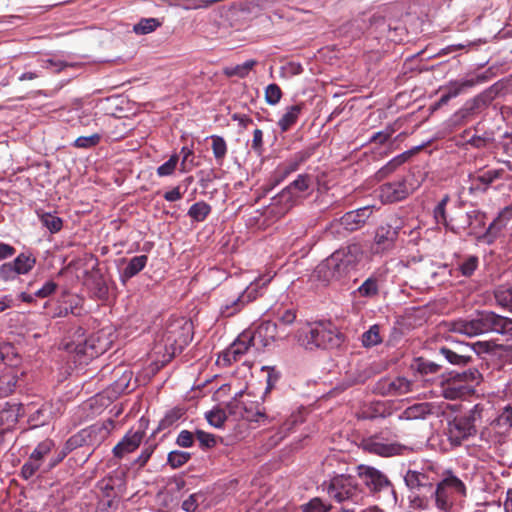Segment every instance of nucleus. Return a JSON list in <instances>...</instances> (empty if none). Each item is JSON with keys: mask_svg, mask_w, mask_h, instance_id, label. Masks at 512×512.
Instances as JSON below:
<instances>
[{"mask_svg": "<svg viewBox=\"0 0 512 512\" xmlns=\"http://www.w3.org/2000/svg\"><path fill=\"white\" fill-rule=\"evenodd\" d=\"M19 274L16 272L13 264L10 262H6L0 265V280L4 282L14 280Z\"/></svg>", "mask_w": 512, "mask_h": 512, "instance_id": "58", "label": "nucleus"}, {"mask_svg": "<svg viewBox=\"0 0 512 512\" xmlns=\"http://www.w3.org/2000/svg\"><path fill=\"white\" fill-rule=\"evenodd\" d=\"M308 158L309 153L301 151L279 164L270 179L272 186H276L287 179L292 173L296 172Z\"/></svg>", "mask_w": 512, "mask_h": 512, "instance_id": "15", "label": "nucleus"}, {"mask_svg": "<svg viewBox=\"0 0 512 512\" xmlns=\"http://www.w3.org/2000/svg\"><path fill=\"white\" fill-rule=\"evenodd\" d=\"M303 108L304 103H298L286 108L285 113L277 123L282 132L289 130L297 122Z\"/></svg>", "mask_w": 512, "mask_h": 512, "instance_id": "29", "label": "nucleus"}, {"mask_svg": "<svg viewBox=\"0 0 512 512\" xmlns=\"http://www.w3.org/2000/svg\"><path fill=\"white\" fill-rule=\"evenodd\" d=\"M512 218V207L504 208L499 216L489 225L487 233H494L495 231L501 230L506 222Z\"/></svg>", "mask_w": 512, "mask_h": 512, "instance_id": "44", "label": "nucleus"}, {"mask_svg": "<svg viewBox=\"0 0 512 512\" xmlns=\"http://www.w3.org/2000/svg\"><path fill=\"white\" fill-rule=\"evenodd\" d=\"M312 176L309 174H299L297 178L292 181L288 186L285 188L289 190L294 196H296V199L299 200L301 197V194L306 192L312 185Z\"/></svg>", "mask_w": 512, "mask_h": 512, "instance_id": "32", "label": "nucleus"}, {"mask_svg": "<svg viewBox=\"0 0 512 512\" xmlns=\"http://www.w3.org/2000/svg\"><path fill=\"white\" fill-rule=\"evenodd\" d=\"M41 224L46 227L50 233L54 234L62 229L63 221L60 217L51 213H43L40 215Z\"/></svg>", "mask_w": 512, "mask_h": 512, "instance_id": "42", "label": "nucleus"}, {"mask_svg": "<svg viewBox=\"0 0 512 512\" xmlns=\"http://www.w3.org/2000/svg\"><path fill=\"white\" fill-rule=\"evenodd\" d=\"M210 139L214 158L219 165H222L228 151L227 143L223 137L218 135H212Z\"/></svg>", "mask_w": 512, "mask_h": 512, "instance_id": "38", "label": "nucleus"}, {"mask_svg": "<svg viewBox=\"0 0 512 512\" xmlns=\"http://www.w3.org/2000/svg\"><path fill=\"white\" fill-rule=\"evenodd\" d=\"M481 381V373L476 368H470L449 377L442 387V394L447 399L468 396Z\"/></svg>", "mask_w": 512, "mask_h": 512, "instance_id": "5", "label": "nucleus"}, {"mask_svg": "<svg viewBox=\"0 0 512 512\" xmlns=\"http://www.w3.org/2000/svg\"><path fill=\"white\" fill-rule=\"evenodd\" d=\"M255 344L254 336L251 331H244L239 337L230 345L226 352V357L229 361H238L243 356L251 345Z\"/></svg>", "mask_w": 512, "mask_h": 512, "instance_id": "22", "label": "nucleus"}, {"mask_svg": "<svg viewBox=\"0 0 512 512\" xmlns=\"http://www.w3.org/2000/svg\"><path fill=\"white\" fill-rule=\"evenodd\" d=\"M243 392L240 391L236 396L227 404L229 414L245 419L250 422L266 423L269 416L266 415L258 405L250 402L247 404L244 401L239 400L242 397Z\"/></svg>", "mask_w": 512, "mask_h": 512, "instance_id": "10", "label": "nucleus"}, {"mask_svg": "<svg viewBox=\"0 0 512 512\" xmlns=\"http://www.w3.org/2000/svg\"><path fill=\"white\" fill-rule=\"evenodd\" d=\"M254 340L259 341L262 346L270 345L276 339L284 338L287 334H280L278 331V324L273 321H263L257 329L252 332Z\"/></svg>", "mask_w": 512, "mask_h": 512, "instance_id": "19", "label": "nucleus"}, {"mask_svg": "<svg viewBox=\"0 0 512 512\" xmlns=\"http://www.w3.org/2000/svg\"><path fill=\"white\" fill-rule=\"evenodd\" d=\"M331 508L319 498H313L303 506V512H327Z\"/></svg>", "mask_w": 512, "mask_h": 512, "instance_id": "57", "label": "nucleus"}, {"mask_svg": "<svg viewBox=\"0 0 512 512\" xmlns=\"http://www.w3.org/2000/svg\"><path fill=\"white\" fill-rule=\"evenodd\" d=\"M193 338V324L189 319L179 317L168 322L163 333L156 339L151 357L156 364L164 366L181 353Z\"/></svg>", "mask_w": 512, "mask_h": 512, "instance_id": "1", "label": "nucleus"}, {"mask_svg": "<svg viewBox=\"0 0 512 512\" xmlns=\"http://www.w3.org/2000/svg\"><path fill=\"white\" fill-rule=\"evenodd\" d=\"M40 466H41L40 462H37L36 460L31 459V457H29L28 461L25 462L21 468L22 477L24 479L31 478L32 476L35 475V473L38 471Z\"/></svg>", "mask_w": 512, "mask_h": 512, "instance_id": "59", "label": "nucleus"}, {"mask_svg": "<svg viewBox=\"0 0 512 512\" xmlns=\"http://www.w3.org/2000/svg\"><path fill=\"white\" fill-rule=\"evenodd\" d=\"M297 202L298 200L296 199V196L289 192L288 189L284 188L280 193L272 198L270 211L276 216L281 217L289 212Z\"/></svg>", "mask_w": 512, "mask_h": 512, "instance_id": "20", "label": "nucleus"}, {"mask_svg": "<svg viewBox=\"0 0 512 512\" xmlns=\"http://www.w3.org/2000/svg\"><path fill=\"white\" fill-rule=\"evenodd\" d=\"M399 228L391 225L380 226L375 233L374 241L377 251H385L394 247L398 238Z\"/></svg>", "mask_w": 512, "mask_h": 512, "instance_id": "23", "label": "nucleus"}, {"mask_svg": "<svg viewBox=\"0 0 512 512\" xmlns=\"http://www.w3.org/2000/svg\"><path fill=\"white\" fill-rule=\"evenodd\" d=\"M409 190L404 180L383 184L380 187V198L383 202H397L405 199Z\"/></svg>", "mask_w": 512, "mask_h": 512, "instance_id": "21", "label": "nucleus"}, {"mask_svg": "<svg viewBox=\"0 0 512 512\" xmlns=\"http://www.w3.org/2000/svg\"><path fill=\"white\" fill-rule=\"evenodd\" d=\"M74 65L62 60L47 59L43 61L42 67L51 69L52 71L59 73L67 67H73Z\"/></svg>", "mask_w": 512, "mask_h": 512, "instance_id": "61", "label": "nucleus"}, {"mask_svg": "<svg viewBox=\"0 0 512 512\" xmlns=\"http://www.w3.org/2000/svg\"><path fill=\"white\" fill-rule=\"evenodd\" d=\"M196 438L198 439L200 445L204 448L214 447L216 444V439L213 434L204 432L202 430L196 431Z\"/></svg>", "mask_w": 512, "mask_h": 512, "instance_id": "63", "label": "nucleus"}, {"mask_svg": "<svg viewBox=\"0 0 512 512\" xmlns=\"http://www.w3.org/2000/svg\"><path fill=\"white\" fill-rule=\"evenodd\" d=\"M362 256L363 252L359 245H348L325 259L317 267V272L325 281L340 279L356 268Z\"/></svg>", "mask_w": 512, "mask_h": 512, "instance_id": "2", "label": "nucleus"}, {"mask_svg": "<svg viewBox=\"0 0 512 512\" xmlns=\"http://www.w3.org/2000/svg\"><path fill=\"white\" fill-rule=\"evenodd\" d=\"M200 500H203V495L198 493L192 494L186 500L183 501L182 509L186 512H195Z\"/></svg>", "mask_w": 512, "mask_h": 512, "instance_id": "62", "label": "nucleus"}, {"mask_svg": "<svg viewBox=\"0 0 512 512\" xmlns=\"http://www.w3.org/2000/svg\"><path fill=\"white\" fill-rule=\"evenodd\" d=\"M179 161L178 155H172L165 163L157 168V175L159 177H165L172 175L177 167Z\"/></svg>", "mask_w": 512, "mask_h": 512, "instance_id": "50", "label": "nucleus"}, {"mask_svg": "<svg viewBox=\"0 0 512 512\" xmlns=\"http://www.w3.org/2000/svg\"><path fill=\"white\" fill-rule=\"evenodd\" d=\"M413 153L414 150H409L397 155L389 162H387L381 169L378 170V172L376 173V177L379 180L387 177L389 174L394 172L399 166L408 161V159L413 155Z\"/></svg>", "mask_w": 512, "mask_h": 512, "instance_id": "30", "label": "nucleus"}, {"mask_svg": "<svg viewBox=\"0 0 512 512\" xmlns=\"http://www.w3.org/2000/svg\"><path fill=\"white\" fill-rule=\"evenodd\" d=\"M482 410L475 406L466 417L455 419L450 424V440L455 444H460L462 440L476 434V422L481 419Z\"/></svg>", "mask_w": 512, "mask_h": 512, "instance_id": "9", "label": "nucleus"}, {"mask_svg": "<svg viewBox=\"0 0 512 512\" xmlns=\"http://www.w3.org/2000/svg\"><path fill=\"white\" fill-rule=\"evenodd\" d=\"M382 342V338L379 332V326L373 325L368 331L362 335V343L365 347L375 346Z\"/></svg>", "mask_w": 512, "mask_h": 512, "instance_id": "49", "label": "nucleus"}, {"mask_svg": "<svg viewBox=\"0 0 512 512\" xmlns=\"http://www.w3.org/2000/svg\"><path fill=\"white\" fill-rule=\"evenodd\" d=\"M466 227L472 229L473 232L481 230L485 227V214L479 210L473 209L466 213Z\"/></svg>", "mask_w": 512, "mask_h": 512, "instance_id": "40", "label": "nucleus"}, {"mask_svg": "<svg viewBox=\"0 0 512 512\" xmlns=\"http://www.w3.org/2000/svg\"><path fill=\"white\" fill-rule=\"evenodd\" d=\"M191 454L185 451L174 450L168 454L167 462L172 468H179L186 464Z\"/></svg>", "mask_w": 512, "mask_h": 512, "instance_id": "46", "label": "nucleus"}, {"mask_svg": "<svg viewBox=\"0 0 512 512\" xmlns=\"http://www.w3.org/2000/svg\"><path fill=\"white\" fill-rule=\"evenodd\" d=\"M365 451L382 457H391L401 454L404 446L396 442H387L381 435H373L362 440Z\"/></svg>", "mask_w": 512, "mask_h": 512, "instance_id": "12", "label": "nucleus"}, {"mask_svg": "<svg viewBox=\"0 0 512 512\" xmlns=\"http://www.w3.org/2000/svg\"><path fill=\"white\" fill-rule=\"evenodd\" d=\"M112 343L113 339H111L110 334L102 329L88 336L81 351L84 357L94 358L106 352Z\"/></svg>", "mask_w": 512, "mask_h": 512, "instance_id": "14", "label": "nucleus"}, {"mask_svg": "<svg viewBox=\"0 0 512 512\" xmlns=\"http://www.w3.org/2000/svg\"><path fill=\"white\" fill-rule=\"evenodd\" d=\"M403 479L407 488L412 492H430L431 494L433 491V479L426 472L408 469L403 475Z\"/></svg>", "mask_w": 512, "mask_h": 512, "instance_id": "18", "label": "nucleus"}, {"mask_svg": "<svg viewBox=\"0 0 512 512\" xmlns=\"http://www.w3.org/2000/svg\"><path fill=\"white\" fill-rule=\"evenodd\" d=\"M132 378V372L125 370L122 372L121 377L114 382L115 390L124 392L129 388V382Z\"/></svg>", "mask_w": 512, "mask_h": 512, "instance_id": "64", "label": "nucleus"}, {"mask_svg": "<svg viewBox=\"0 0 512 512\" xmlns=\"http://www.w3.org/2000/svg\"><path fill=\"white\" fill-rule=\"evenodd\" d=\"M211 212V207L204 201L194 203L188 210V215L197 222H202Z\"/></svg>", "mask_w": 512, "mask_h": 512, "instance_id": "39", "label": "nucleus"}, {"mask_svg": "<svg viewBox=\"0 0 512 512\" xmlns=\"http://www.w3.org/2000/svg\"><path fill=\"white\" fill-rule=\"evenodd\" d=\"M282 97L281 88L275 84H269L265 89V100L269 105H276Z\"/></svg>", "mask_w": 512, "mask_h": 512, "instance_id": "53", "label": "nucleus"}, {"mask_svg": "<svg viewBox=\"0 0 512 512\" xmlns=\"http://www.w3.org/2000/svg\"><path fill=\"white\" fill-rule=\"evenodd\" d=\"M435 406L429 402L417 403L406 408L400 415V420L425 419L434 413Z\"/></svg>", "mask_w": 512, "mask_h": 512, "instance_id": "27", "label": "nucleus"}, {"mask_svg": "<svg viewBox=\"0 0 512 512\" xmlns=\"http://www.w3.org/2000/svg\"><path fill=\"white\" fill-rule=\"evenodd\" d=\"M87 338L88 337H85L83 328L77 327L71 335L63 339L61 346L69 353L84 357L81 350H83L82 348H84V343H86Z\"/></svg>", "mask_w": 512, "mask_h": 512, "instance_id": "25", "label": "nucleus"}, {"mask_svg": "<svg viewBox=\"0 0 512 512\" xmlns=\"http://www.w3.org/2000/svg\"><path fill=\"white\" fill-rule=\"evenodd\" d=\"M500 315L493 311H480L470 320H458L452 324V331L468 337L497 332Z\"/></svg>", "mask_w": 512, "mask_h": 512, "instance_id": "6", "label": "nucleus"}, {"mask_svg": "<svg viewBox=\"0 0 512 512\" xmlns=\"http://www.w3.org/2000/svg\"><path fill=\"white\" fill-rule=\"evenodd\" d=\"M142 437V433L140 432L126 434L124 438L113 448L114 456L117 458H123L126 454L135 451L139 447Z\"/></svg>", "mask_w": 512, "mask_h": 512, "instance_id": "26", "label": "nucleus"}, {"mask_svg": "<svg viewBox=\"0 0 512 512\" xmlns=\"http://www.w3.org/2000/svg\"><path fill=\"white\" fill-rule=\"evenodd\" d=\"M206 419L212 426L220 428L226 420V413L221 409L211 410L206 413Z\"/></svg>", "mask_w": 512, "mask_h": 512, "instance_id": "55", "label": "nucleus"}, {"mask_svg": "<svg viewBox=\"0 0 512 512\" xmlns=\"http://www.w3.org/2000/svg\"><path fill=\"white\" fill-rule=\"evenodd\" d=\"M19 275L28 274L36 264V258L31 253H20L11 261Z\"/></svg>", "mask_w": 512, "mask_h": 512, "instance_id": "34", "label": "nucleus"}, {"mask_svg": "<svg viewBox=\"0 0 512 512\" xmlns=\"http://www.w3.org/2000/svg\"><path fill=\"white\" fill-rule=\"evenodd\" d=\"M495 424L505 431L512 427V407L506 406L501 414L495 419Z\"/></svg>", "mask_w": 512, "mask_h": 512, "instance_id": "54", "label": "nucleus"}, {"mask_svg": "<svg viewBox=\"0 0 512 512\" xmlns=\"http://www.w3.org/2000/svg\"><path fill=\"white\" fill-rule=\"evenodd\" d=\"M300 342L307 350L330 349L338 347L342 342V337L330 324L315 323L301 335Z\"/></svg>", "mask_w": 512, "mask_h": 512, "instance_id": "4", "label": "nucleus"}, {"mask_svg": "<svg viewBox=\"0 0 512 512\" xmlns=\"http://www.w3.org/2000/svg\"><path fill=\"white\" fill-rule=\"evenodd\" d=\"M160 26V22L156 18H143L136 25L133 30L136 34L145 35L153 32L157 27Z\"/></svg>", "mask_w": 512, "mask_h": 512, "instance_id": "43", "label": "nucleus"}, {"mask_svg": "<svg viewBox=\"0 0 512 512\" xmlns=\"http://www.w3.org/2000/svg\"><path fill=\"white\" fill-rule=\"evenodd\" d=\"M440 353L453 365H465L471 360L470 356L459 354L446 347L441 348Z\"/></svg>", "mask_w": 512, "mask_h": 512, "instance_id": "45", "label": "nucleus"}, {"mask_svg": "<svg viewBox=\"0 0 512 512\" xmlns=\"http://www.w3.org/2000/svg\"><path fill=\"white\" fill-rule=\"evenodd\" d=\"M256 64V60L250 59L234 67H225L223 69V73L227 77L237 76L239 78H245L249 74V72L255 67Z\"/></svg>", "mask_w": 512, "mask_h": 512, "instance_id": "37", "label": "nucleus"}, {"mask_svg": "<svg viewBox=\"0 0 512 512\" xmlns=\"http://www.w3.org/2000/svg\"><path fill=\"white\" fill-rule=\"evenodd\" d=\"M101 140V135L98 133H94L89 136H80L74 141V146L77 148H92L99 144Z\"/></svg>", "mask_w": 512, "mask_h": 512, "instance_id": "52", "label": "nucleus"}, {"mask_svg": "<svg viewBox=\"0 0 512 512\" xmlns=\"http://www.w3.org/2000/svg\"><path fill=\"white\" fill-rule=\"evenodd\" d=\"M416 368L422 374H429L438 372L441 368V365L430 360L419 358L417 360Z\"/></svg>", "mask_w": 512, "mask_h": 512, "instance_id": "56", "label": "nucleus"}, {"mask_svg": "<svg viewBox=\"0 0 512 512\" xmlns=\"http://www.w3.org/2000/svg\"><path fill=\"white\" fill-rule=\"evenodd\" d=\"M271 278L263 280L258 279L255 283L248 286L241 294L236 298L227 300L220 308V314L222 317H232L240 312L246 304L257 298V288L259 286L266 285Z\"/></svg>", "mask_w": 512, "mask_h": 512, "instance_id": "11", "label": "nucleus"}, {"mask_svg": "<svg viewBox=\"0 0 512 512\" xmlns=\"http://www.w3.org/2000/svg\"><path fill=\"white\" fill-rule=\"evenodd\" d=\"M486 80L487 77L485 75H477L471 78L454 80L448 82V84L443 88V90L448 91L450 93V96L455 98L460 94L465 93L467 90L473 88L477 84L486 82Z\"/></svg>", "mask_w": 512, "mask_h": 512, "instance_id": "24", "label": "nucleus"}, {"mask_svg": "<svg viewBox=\"0 0 512 512\" xmlns=\"http://www.w3.org/2000/svg\"><path fill=\"white\" fill-rule=\"evenodd\" d=\"M466 496V486L451 471L444 473L443 479L433 488L431 498H434L435 506L443 511L449 512L453 506L455 496Z\"/></svg>", "mask_w": 512, "mask_h": 512, "instance_id": "3", "label": "nucleus"}, {"mask_svg": "<svg viewBox=\"0 0 512 512\" xmlns=\"http://www.w3.org/2000/svg\"><path fill=\"white\" fill-rule=\"evenodd\" d=\"M371 214L372 209L369 206L349 211L341 218L333 220L327 231L337 236H343L344 232L356 231L364 226Z\"/></svg>", "mask_w": 512, "mask_h": 512, "instance_id": "8", "label": "nucleus"}, {"mask_svg": "<svg viewBox=\"0 0 512 512\" xmlns=\"http://www.w3.org/2000/svg\"><path fill=\"white\" fill-rule=\"evenodd\" d=\"M184 412L180 408H174L168 411L159 422V429L165 430L174 425L182 416Z\"/></svg>", "mask_w": 512, "mask_h": 512, "instance_id": "47", "label": "nucleus"}, {"mask_svg": "<svg viewBox=\"0 0 512 512\" xmlns=\"http://www.w3.org/2000/svg\"><path fill=\"white\" fill-rule=\"evenodd\" d=\"M86 434L84 433L83 429L76 433L75 435L71 436L65 443L66 452H71L79 447L87 446L86 443Z\"/></svg>", "mask_w": 512, "mask_h": 512, "instance_id": "51", "label": "nucleus"}, {"mask_svg": "<svg viewBox=\"0 0 512 512\" xmlns=\"http://www.w3.org/2000/svg\"><path fill=\"white\" fill-rule=\"evenodd\" d=\"M327 493L337 502L351 501L358 504L363 498L362 490L356 480L346 475L333 477L327 487Z\"/></svg>", "mask_w": 512, "mask_h": 512, "instance_id": "7", "label": "nucleus"}, {"mask_svg": "<svg viewBox=\"0 0 512 512\" xmlns=\"http://www.w3.org/2000/svg\"><path fill=\"white\" fill-rule=\"evenodd\" d=\"M148 261V257L146 255L134 256L131 258L123 270V277L129 279L137 275L140 271L144 269Z\"/></svg>", "mask_w": 512, "mask_h": 512, "instance_id": "36", "label": "nucleus"}, {"mask_svg": "<svg viewBox=\"0 0 512 512\" xmlns=\"http://www.w3.org/2000/svg\"><path fill=\"white\" fill-rule=\"evenodd\" d=\"M358 475L371 492H379L391 487V482L386 475L374 467L361 465L358 467Z\"/></svg>", "mask_w": 512, "mask_h": 512, "instance_id": "16", "label": "nucleus"}, {"mask_svg": "<svg viewBox=\"0 0 512 512\" xmlns=\"http://www.w3.org/2000/svg\"><path fill=\"white\" fill-rule=\"evenodd\" d=\"M54 446V443L52 440L46 439L39 443L37 447L33 450L30 457L31 459L36 460L37 462H42L43 458L48 455L52 448Z\"/></svg>", "mask_w": 512, "mask_h": 512, "instance_id": "48", "label": "nucleus"}, {"mask_svg": "<svg viewBox=\"0 0 512 512\" xmlns=\"http://www.w3.org/2000/svg\"><path fill=\"white\" fill-rule=\"evenodd\" d=\"M18 382L17 372L9 368L0 376V397H7L12 394Z\"/></svg>", "mask_w": 512, "mask_h": 512, "instance_id": "31", "label": "nucleus"}, {"mask_svg": "<svg viewBox=\"0 0 512 512\" xmlns=\"http://www.w3.org/2000/svg\"><path fill=\"white\" fill-rule=\"evenodd\" d=\"M488 99L486 94H479L473 99L468 100L465 103V106L457 112V116H460L461 118L468 117L472 114H474L476 111L481 109L482 107L487 106Z\"/></svg>", "mask_w": 512, "mask_h": 512, "instance_id": "33", "label": "nucleus"}, {"mask_svg": "<svg viewBox=\"0 0 512 512\" xmlns=\"http://www.w3.org/2000/svg\"><path fill=\"white\" fill-rule=\"evenodd\" d=\"M496 333L512 339V319L500 315Z\"/></svg>", "mask_w": 512, "mask_h": 512, "instance_id": "60", "label": "nucleus"}, {"mask_svg": "<svg viewBox=\"0 0 512 512\" xmlns=\"http://www.w3.org/2000/svg\"><path fill=\"white\" fill-rule=\"evenodd\" d=\"M414 383L405 377L382 378L375 391L383 396H402L413 391Z\"/></svg>", "mask_w": 512, "mask_h": 512, "instance_id": "13", "label": "nucleus"}, {"mask_svg": "<svg viewBox=\"0 0 512 512\" xmlns=\"http://www.w3.org/2000/svg\"><path fill=\"white\" fill-rule=\"evenodd\" d=\"M389 268L383 265L377 268L357 289L361 297L372 298L378 295L379 288L386 283Z\"/></svg>", "mask_w": 512, "mask_h": 512, "instance_id": "17", "label": "nucleus"}, {"mask_svg": "<svg viewBox=\"0 0 512 512\" xmlns=\"http://www.w3.org/2000/svg\"><path fill=\"white\" fill-rule=\"evenodd\" d=\"M87 446H99L109 435V427L105 424L96 423L85 429Z\"/></svg>", "mask_w": 512, "mask_h": 512, "instance_id": "28", "label": "nucleus"}, {"mask_svg": "<svg viewBox=\"0 0 512 512\" xmlns=\"http://www.w3.org/2000/svg\"><path fill=\"white\" fill-rule=\"evenodd\" d=\"M479 265V259L477 256L469 255L464 257L459 263H458V270L461 272V274L465 277H471Z\"/></svg>", "mask_w": 512, "mask_h": 512, "instance_id": "41", "label": "nucleus"}, {"mask_svg": "<svg viewBox=\"0 0 512 512\" xmlns=\"http://www.w3.org/2000/svg\"><path fill=\"white\" fill-rule=\"evenodd\" d=\"M496 303L512 312V285H500L494 290Z\"/></svg>", "mask_w": 512, "mask_h": 512, "instance_id": "35", "label": "nucleus"}]
</instances>
